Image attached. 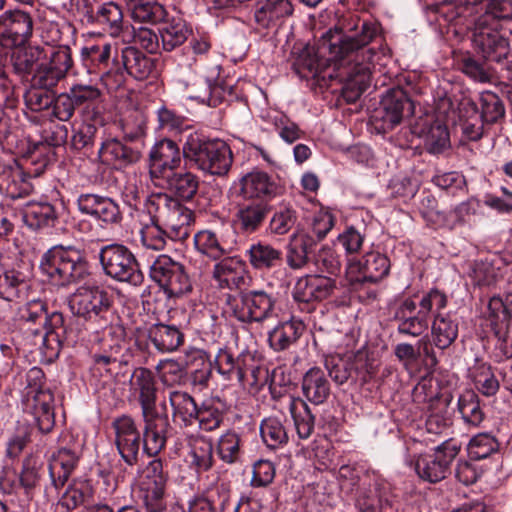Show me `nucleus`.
Listing matches in <instances>:
<instances>
[{
  "mask_svg": "<svg viewBox=\"0 0 512 512\" xmlns=\"http://www.w3.org/2000/svg\"><path fill=\"white\" fill-rule=\"evenodd\" d=\"M144 211L164 225L170 240L183 241L189 237L193 212L177 198L167 193H152L145 200Z\"/></svg>",
  "mask_w": 512,
  "mask_h": 512,
  "instance_id": "obj_7",
  "label": "nucleus"
},
{
  "mask_svg": "<svg viewBox=\"0 0 512 512\" xmlns=\"http://www.w3.org/2000/svg\"><path fill=\"white\" fill-rule=\"evenodd\" d=\"M89 329L96 334L95 341L100 343L101 350L122 355L127 350L126 331L121 323H112L107 318L106 322H100Z\"/></svg>",
  "mask_w": 512,
  "mask_h": 512,
  "instance_id": "obj_31",
  "label": "nucleus"
},
{
  "mask_svg": "<svg viewBox=\"0 0 512 512\" xmlns=\"http://www.w3.org/2000/svg\"><path fill=\"white\" fill-rule=\"evenodd\" d=\"M149 339L160 352H173L184 341V335L175 325L158 323L150 327Z\"/></svg>",
  "mask_w": 512,
  "mask_h": 512,
  "instance_id": "obj_42",
  "label": "nucleus"
},
{
  "mask_svg": "<svg viewBox=\"0 0 512 512\" xmlns=\"http://www.w3.org/2000/svg\"><path fill=\"white\" fill-rule=\"evenodd\" d=\"M499 448V443L489 433H479L472 437L467 445L470 459L480 460L489 457Z\"/></svg>",
  "mask_w": 512,
  "mask_h": 512,
  "instance_id": "obj_60",
  "label": "nucleus"
},
{
  "mask_svg": "<svg viewBox=\"0 0 512 512\" xmlns=\"http://www.w3.org/2000/svg\"><path fill=\"white\" fill-rule=\"evenodd\" d=\"M364 354L357 353L353 356V361L344 359L339 355H329L325 357V368L331 379L337 384L342 385L352 376V372L360 374L363 370Z\"/></svg>",
  "mask_w": 512,
  "mask_h": 512,
  "instance_id": "obj_38",
  "label": "nucleus"
},
{
  "mask_svg": "<svg viewBox=\"0 0 512 512\" xmlns=\"http://www.w3.org/2000/svg\"><path fill=\"white\" fill-rule=\"evenodd\" d=\"M423 137L426 149L432 154L443 152L450 144L449 132L446 126L440 123L431 125Z\"/></svg>",
  "mask_w": 512,
  "mask_h": 512,
  "instance_id": "obj_64",
  "label": "nucleus"
},
{
  "mask_svg": "<svg viewBox=\"0 0 512 512\" xmlns=\"http://www.w3.org/2000/svg\"><path fill=\"white\" fill-rule=\"evenodd\" d=\"M115 431V444L123 460L132 465L137 461L142 443L140 432L134 419L128 415H122L112 422Z\"/></svg>",
  "mask_w": 512,
  "mask_h": 512,
  "instance_id": "obj_22",
  "label": "nucleus"
},
{
  "mask_svg": "<svg viewBox=\"0 0 512 512\" xmlns=\"http://www.w3.org/2000/svg\"><path fill=\"white\" fill-rule=\"evenodd\" d=\"M130 393L141 407V414L156 411L157 382L151 370L136 368L129 379Z\"/></svg>",
  "mask_w": 512,
  "mask_h": 512,
  "instance_id": "obj_26",
  "label": "nucleus"
},
{
  "mask_svg": "<svg viewBox=\"0 0 512 512\" xmlns=\"http://www.w3.org/2000/svg\"><path fill=\"white\" fill-rule=\"evenodd\" d=\"M289 411L294 420L295 428L301 439H307L314 429V416L308 405L300 398L291 395L286 397Z\"/></svg>",
  "mask_w": 512,
  "mask_h": 512,
  "instance_id": "obj_46",
  "label": "nucleus"
},
{
  "mask_svg": "<svg viewBox=\"0 0 512 512\" xmlns=\"http://www.w3.org/2000/svg\"><path fill=\"white\" fill-rule=\"evenodd\" d=\"M390 271V260L379 252H369L360 260H350L346 274L351 284L377 283Z\"/></svg>",
  "mask_w": 512,
  "mask_h": 512,
  "instance_id": "obj_17",
  "label": "nucleus"
},
{
  "mask_svg": "<svg viewBox=\"0 0 512 512\" xmlns=\"http://www.w3.org/2000/svg\"><path fill=\"white\" fill-rule=\"evenodd\" d=\"M260 435L265 445L270 449H276L288 442V434L282 421L276 417H268L262 420Z\"/></svg>",
  "mask_w": 512,
  "mask_h": 512,
  "instance_id": "obj_54",
  "label": "nucleus"
},
{
  "mask_svg": "<svg viewBox=\"0 0 512 512\" xmlns=\"http://www.w3.org/2000/svg\"><path fill=\"white\" fill-rule=\"evenodd\" d=\"M447 303V296L438 289L429 290L418 301L405 298L393 310L397 332L414 338L421 336L429 327L432 313L445 309Z\"/></svg>",
  "mask_w": 512,
  "mask_h": 512,
  "instance_id": "obj_4",
  "label": "nucleus"
},
{
  "mask_svg": "<svg viewBox=\"0 0 512 512\" xmlns=\"http://www.w3.org/2000/svg\"><path fill=\"white\" fill-rule=\"evenodd\" d=\"M380 113L384 129H393L404 115L413 113V103L401 88L388 90L380 102Z\"/></svg>",
  "mask_w": 512,
  "mask_h": 512,
  "instance_id": "obj_25",
  "label": "nucleus"
},
{
  "mask_svg": "<svg viewBox=\"0 0 512 512\" xmlns=\"http://www.w3.org/2000/svg\"><path fill=\"white\" fill-rule=\"evenodd\" d=\"M437 310L432 313L431 339L440 350L449 348L458 337V323L448 313Z\"/></svg>",
  "mask_w": 512,
  "mask_h": 512,
  "instance_id": "obj_35",
  "label": "nucleus"
},
{
  "mask_svg": "<svg viewBox=\"0 0 512 512\" xmlns=\"http://www.w3.org/2000/svg\"><path fill=\"white\" fill-rule=\"evenodd\" d=\"M74 67L72 51L67 45L45 48V58L33 74L34 83L45 88H55Z\"/></svg>",
  "mask_w": 512,
  "mask_h": 512,
  "instance_id": "obj_11",
  "label": "nucleus"
},
{
  "mask_svg": "<svg viewBox=\"0 0 512 512\" xmlns=\"http://www.w3.org/2000/svg\"><path fill=\"white\" fill-rule=\"evenodd\" d=\"M189 33L186 23L180 18L164 22L159 29L163 50L172 51L181 46L187 40Z\"/></svg>",
  "mask_w": 512,
  "mask_h": 512,
  "instance_id": "obj_50",
  "label": "nucleus"
},
{
  "mask_svg": "<svg viewBox=\"0 0 512 512\" xmlns=\"http://www.w3.org/2000/svg\"><path fill=\"white\" fill-rule=\"evenodd\" d=\"M131 16L134 21L140 23H158L164 20L166 10L158 2L151 0H139L132 4Z\"/></svg>",
  "mask_w": 512,
  "mask_h": 512,
  "instance_id": "obj_55",
  "label": "nucleus"
},
{
  "mask_svg": "<svg viewBox=\"0 0 512 512\" xmlns=\"http://www.w3.org/2000/svg\"><path fill=\"white\" fill-rule=\"evenodd\" d=\"M33 189L30 175L16 161L0 160V195L15 200L30 195Z\"/></svg>",
  "mask_w": 512,
  "mask_h": 512,
  "instance_id": "obj_23",
  "label": "nucleus"
},
{
  "mask_svg": "<svg viewBox=\"0 0 512 512\" xmlns=\"http://www.w3.org/2000/svg\"><path fill=\"white\" fill-rule=\"evenodd\" d=\"M99 261L105 275L115 281L133 286H140L144 281V274L135 255L123 244L103 246L99 251Z\"/></svg>",
  "mask_w": 512,
  "mask_h": 512,
  "instance_id": "obj_8",
  "label": "nucleus"
},
{
  "mask_svg": "<svg viewBox=\"0 0 512 512\" xmlns=\"http://www.w3.org/2000/svg\"><path fill=\"white\" fill-rule=\"evenodd\" d=\"M212 364L225 380L236 379L243 385L249 375L257 381V373L260 371L255 364L253 353L249 350H243L235 356L229 348H220Z\"/></svg>",
  "mask_w": 512,
  "mask_h": 512,
  "instance_id": "obj_14",
  "label": "nucleus"
},
{
  "mask_svg": "<svg viewBox=\"0 0 512 512\" xmlns=\"http://www.w3.org/2000/svg\"><path fill=\"white\" fill-rule=\"evenodd\" d=\"M167 400L172 409L174 422H180L184 427L192 426L196 422L198 405L194 398L186 391L169 390Z\"/></svg>",
  "mask_w": 512,
  "mask_h": 512,
  "instance_id": "obj_36",
  "label": "nucleus"
},
{
  "mask_svg": "<svg viewBox=\"0 0 512 512\" xmlns=\"http://www.w3.org/2000/svg\"><path fill=\"white\" fill-rule=\"evenodd\" d=\"M460 4L477 6L484 0H457ZM485 12L476 20L472 42L479 53L490 62L502 64L512 78V60H508L510 45L499 32L500 20L512 18V0H485Z\"/></svg>",
  "mask_w": 512,
  "mask_h": 512,
  "instance_id": "obj_2",
  "label": "nucleus"
},
{
  "mask_svg": "<svg viewBox=\"0 0 512 512\" xmlns=\"http://www.w3.org/2000/svg\"><path fill=\"white\" fill-rule=\"evenodd\" d=\"M239 196L244 200L267 201L277 192V185L263 171L253 170L243 175L238 182Z\"/></svg>",
  "mask_w": 512,
  "mask_h": 512,
  "instance_id": "obj_27",
  "label": "nucleus"
},
{
  "mask_svg": "<svg viewBox=\"0 0 512 512\" xmlns=\"http://www.w3.org/2000/svg\"><path fill=\"white\" fill-rule=\"evenodd\" d=\"M90 23H97L103 26V29L111 36L117 37L123 28L122 10L114 2L102 3L95 10L94 17Z\"/></svg>",
  "mask_w": 512,
  "mask_h": 512,
  "instance_id": "obj_45",
  "label": "nucleus"
},
{
  "mask_svg": "<svg viewBox=\"0 0 512 512\" xmlns=\"http://www.w3.org/2000/svg\"><path fill=\"white\" fill-rule=\"evenodd\" d=\"M77 207L82 214L107 225L119 224L123 219L119 204L107 196L91 193L81 194L77 198Z\"/></svg>",
  "mask_w": 512,
  "mask_h": 512,
  "instance_id": "obj_21",
  "label": "nucleus"
},
{
  "mask_svg": "<svg viewBox=\"0 0 512 512\" xmlns=\"http://www.w3.org/2000/svg\"><path fill=\"white\" fill-rule=\"evenodd\" d=\"M183 151L178 144L169 138L154 143L149 151V175L155 182L168 179L177 171L182 162Z\"/></svg>",
  "mask_w": 512,
  "mask_h": 512,
  "instance_id": "obj_15",
  "label": "nucleus"
},
{
  "mask_svg": "<svg viewBox=\"0 0 512 512\" xmlns=\"http://www.w3.org/2000/svg\"><path fill=\"white\" fill-rule=\"evenodd\" d=\"M33 30V17L24 9H7L0 14V39L7 46H24L31 39Z\"/></svg>",
  "mask_w": 512,
  "mask_h": 512,
  "instance_id": "obj_16",
  "label": "nucleus"
},
{
  "mask_svg": "<svg viewBox=\"0 0 512 512\" xmlns=\"http://www.w3.org/2000/svg\"><path fill=\"white\" fill-rule=\"evenodd\" d=\"M213 444L206 439H198L195 441L192 449L191 468L194 469L198 476L209 470L212 466Z\"/></svg>",
  "mask_w": 512,
  "mask_h": 512,
  "instance_id": "obj_63",
  "label": "nucleus"
},
{
  "mask_svg": "<svg viewBox=\"0 0 512 512\" xmlns=\"http://www.w3.org/2000/svg\"><path fill=\"white\" fill-rule=\"evenodd\" d=\"M480 118L484 123L494 124L505 115V108L502 100L493 92L481 94Z\"/></svg>",
  "mask_w": 512,
  "mask_h": 512,
  "instance_id": "obj_62",
  "label": "nucleus"
},
{
  "mask_svg": "<svg viewBox=\"0 0 512 512\" xmlns=\"http://www.w3.org/2000/svg\"><path fill=\"white\" fill-rule=\"evenodd\" d=\"M99 157L103 163L121 169L136 163L140 159L141 153L138 148L124 144L120 140L109 139L102 143Z\"/></svg>",
  "mask_w": 512,
  "mask_h": 512,
  "instance_id": "obj_30",
  "label": "nucleus"
},
{
  "mask_svg": "<svg viewBox=\"0 0 512 512\" xmlns=\"http://www.w3.org/2000/svg\"><path fill=\"white\" fill-rule=\"evenodd\" d=\"M511 311L500 297H492L488 303V320L495 336L502 341H506Z\"/></svg>",
  "mask_w": 512,
  "mask_h": 512,
  "instance_id": "obj_49",
  "label": "nucleus"
},
{
  "mask_svg": "<svg viewBox=\"0 0 512 512\" xmlns=\"http://www.w3.org/2000/svg\"><path fill=\"white\" fill-rule=\"evenodd\" d=\"M111 304L108 292L94 286L79 287L69 301L72 313L90 321V327L106 322L112 316Z\"/></svg>",
  "mask_w": 512,
  "mask_h": 512,
  "instance_id": "obj_9",
  "label": "nucleus"
},
{
  "mask_svg": "<svg viewBox=\"0 0 512 512\" xmlns=\"http://www.w3.org/2000/svg\"><path fill=\"white\" fill-rule=\"evenodd\" d=\"M141 416L144 423L143 450L149 456L157 455L165 447L168 433L172 429L169 416L157 410L142 413Z\"/></svg>",
  "mask_w": 512,
  "mask_h": 512,
  "instance_id": "obj_20",
  "label": "nucleus"
},
{
  "mask_svg": "<svg viewBox=\"0 0 512 512\" xmlns=\"http://www.w3.org/2000/svg\"><path fill=\"white\" fill-rule=\"evenodd\" d=\"M444 107L452 108L445 113V120L452 124L459 120L462 133L468 140L477 141L482 137L484 122L479 116L477 105L472 100H461L455 109L449 98L442 99L440 109Z\"/></svg>",
  "mask_w": 512,
  "mask_h": 512,
  "instance_id": "obj_19",
  "label": "nucleus"
},
{
  "mask_svg": "<svg viewBox=\"0 0 512 512\" xmlns=\"http://www.w3.org/2000/svg\"><path fill=\"white\" fill-rule=\"evenodd\" d=\"M150 277L168 298H178L192 290L191 281L184 266L166 254L156 257L150 266Z\"/></svg>",
  "mask_w": 512,
  "mask_h": 512,
  "instance_id": "obj_10",
  "label": "nucleus"
},
{
  "mask_svg": "<svg viewBox=\"0 0 512 512\" xmlns=\"http://www.w3.org/2000/svg\"><path fill=\"white\" fill-rule=\"evenodd\" d=\"M293 10L290 0H259L256 3L254 17L258 25L269 28L292 15Z\"/></svg>",
  "mask_w": 512,
  "mask_h": 512,
  "instance_id": "obj_33",
  "label": "nucleus"
},
{
  "mask_svg": "<svg viewBox=\"0 0 512 512\" xmlns=\"http://www.w3.org/2000/svg\"><path fill=\"white\" fill-rule=\"evenodd\" d=\"M41 271L59 285L84 280L89 275V264L84 250L73 245H55L41 258Z\"/></svg>",
  "mask_w": 512,
  "mask_h": 512,
  "instance_id": "obj_6",
  "label": "nucleus"
},
{
  "mask_svg": "<svg viewBox=\"0 0 512 512\" xmlns=\"http://www.w3.org/2000/svg\"><path fill=\"white\" fill-rule=\"evenodd\" d=\"M448 460L420 458L416 462V472L422 480H445L447 475Z\"/></svg>",
  "mask_w": 512,
  "mask_h": 512,
  "instance_id": "obj_61",
  "label": "nucleus"
},
{
  "mask_svg": "<svg viewBox=\"0 0 512 512\" xmlns=\"http://www.w3.org/2000/svg\"><path fill=\"white\" fill-rule=\"evenodd\" d=\"M246 262L237 257H227L214 265L213 279L222 289H240L247 277Z\"/></svg>",
  "mask_w": 512,
  "mask_h": 512,
  "instance_id": "obj_29",
  "label": "nucleus"
},
{
  "mask_svg": "<svg viewBox=\"0 0 512 512\" xmlns=\"http://www.w3.org/2000/svg\"><path fill=\"white\" fill-rule=\"evenodd\" d=\"M21 319L27 324H37L38 328H28L34 335L35 344H38L43 355L52 359L58 357L64 343L74 344L79 334L71 327L66 326L64 316L60 312L47 315L45 305L41 301L28 303L21 311Z\"/></svg>",
  "mask_w": 512,
  "mask_h": 512,
  "instance_id": "obj_3",
  "label": "nucleus"
},
{
  "mask_svg": "<svg viewBox=\"0 0 512 512\" xmlns=\"http://www.w3.org/2000/svg\"><path fill=\"white\" fill-rule=\"evenodd\" d=\"M183 157L203 173L218 177L226 176L233 163V154L227 143L208 139L198 132L186 136Z\"/></svg>",
  "mask_w": 512,
  "mask_h": 512,
  "instance_id": "obj_5",
  "label": "nucleus"
},
{
  "mask_svg": "<svg viewBox=\"0 0 512 512\" xmlns=\"http://www.w3.org/2000/svg\"><path fill=\"white\" fill-rule=\"evenodd\" d=\"M120 49L117 45L102 43L85 46L81 50V58L89 72L98 70L103 84L112 90L111 83L114 79V66L118 62Z\"/></svg>",
  "mask_w": 512,
  "mask_h": 512,
  "instance_id": "obj_18",
  "label": "nucleus"
},
{
  "mask_svg": "<svg viewBox=\"0 0 512 512\" xmlns=\"http://www.w3.org/2000/svg\"><path fill=\"white\" fill-rule=\"evenodd\" d=\"M298 221L297 211L290 205H280L273 213L269 230L274 235H285L296 225Z\"/></svg>",
  "mask_w": 512,
  "mask_h": 512,
  "instance_id": "obj_57",
  "label": "nucleus"
},
{
  "mask_svg": "<svg viewBox=\"0 0 512 512\" xmlns=\"http://www.w3.org/2000/svg\"><path fill=\"white\" fill-rule=\"evenodd\" d=\"M33 399V409L39 429L48 433L54 425V396L49 389L47 391H37L30 395Z\"/></svg>",
  "mask_w": 512,
  "mask_h": 512,
  "instance_id": "obj_48",
  "label": "nucleus"
},
{
  "mask_svg": "<svg viewBox=\"0 0 512 512\" xmlns=\"http://www.w3.org/2000/svg\"><path fill=\"white\" fill-rule=\"evenodd\" d=\"M389 53L374 23L352 21L326 31L317 47L306 46L294 62L302 78H336L348 101H355L370 84L372 68Z\"/></svg>",
  "mask_w": 512,
  "mask_h": 512,
  "instance_id": "obj_1",
  "label": "nucleus"
},
{
  "mask_svg": "<svg viewBox=\"0 0 512 512\" xmlns=\"http://www.w3.org/2000/svg\"><path fill=\"white\" fill-rule=\"evenodd\" d=\"M305 330L302 321L291 319L281 322L268 333L270 347L275 351H284L295 344Z\"/></svg>",
  "mask_w": 512,
  "mask_h": 512,
  "instance_id": "obj_39",
  "label": "nucleus"
},
{
  "mask_svg": "<svg viewBox=\"0 0 512 512\" xmlns=\"http://www.w3.org/2000/svg\"><path fill=\"white\" fill-rule=\"evenodd\" d=\"M312 246L313 239L311 236L305 235L299 238L294 236L287 246V265L294 270L303 268L308 263V255L311 252Z\"/></svg>",
  "mask_w": 512,
  "mask_h": 512,
  "instance_id": "obj_53",
  "label": "nucleus"
},
{
  "mask_svg": "<svg viewBox=\"0 0 512 512\" xmlns=\"http://www.w3.org/2000/svg\"><path fill=\"white\" fill-rule=\"evenodd\" d=\"M114 67L111 86L112 90H117L124 85L127 75L136 80H145L151 76L155 70V60L134 46H125L120 49L119 59Z\"/></svg>",
  "mask_w": 512,
  "mask_h": 512,
  "instance_id": "obj_13",
  "label": "nucleus"
},
{
  "mask_svg": "<svg viewBox=\"0 0 512 512\" xmlns=\"http://www.w3.org/2000/svg\"><path fill=\"white\" fill-rule=\"evenodd\" d=\"M270 212L267 201H248L239 204L235 213V226L240 233L250 235L260 230Z\"/></svg>",
  "mask_w": 512,
  "mask_h": 512,
  "instance_id": "obj_28",
  "label": "nucleus"
},
{
  "mask_svg": "<svg viewBox=\"0 0 512 512\" xmlns=\"http://www.w3.org/2000/svg\"><path fill=\"white\" fill-rule=\"evenodd\" d=\"M336 287L335 280L321 275L300 277L292 291L293 299L304 305L327 299Z\"/></svg>",
  "mask_w": 512,
  "mask_h": 512,
  "instance_id": "obj_24",
  "label": "nucleus"
},
{
  "mask_svg": "<svg viewBox=\"0 0 512 512\" xmlns=\"http://www.w3.org/2000/svg\"><path fill=\"white\" fill-rule=\"evenodd\" d=\"M217 404H221L220 400L208 399L202 402L198 407L196 421L200 429L204 431H212L218 428L223 420V414Z\"/></svg>",
  "mask_w": 512,
  "mask_h": 512,
  "instance_id": "obj_59",
  "label": "nucleus"
},
{
  "mask_svg": "<svg viewBox=\"0 0 512 512\" xmlns=\"http://www.w3.org/2000/svg\"><path fill=\"white\" fill-rule=\"evenodd\" d=\"M131 489L147 512H164L166 510L165 482H133Z\"/></svg>",
  "mask_w": 512,
  "mask_h": 512,
  "instance_id": "obj_34",
  "label": "nucleus"
},
{
  "mask_svg": "<svg viewBox=\"0 0 512 512\" xmlns=\"http://www.w3.org/2000/svg\"><path fill=\"white\" fill-rule=\"evenodd\" d=\"M185 364L187 367L201 366V369L190 371L191 385L199 390L207 388L213 366L208 354L202 349L191 348L185 353Z\"/></svg>",
  "mask_w": 512,
  "mask_h": 512,
  "instance_id": "obj_40",
  "label": "nucleus"
},
{
  "mask_svg": "<svg viewBox=\"0 0 512 512\" xmlns=\"http://www.w3.org/2000/svg\"><path fill=\"white\" fill-rule=\"evenodd\" d=\"M28 288L25 276L14 269L0 274V297L6 301H14L23 297Z\"/></svg>",
  "mask_w": 512,
  "mask_h": 512,
  "instance_id": "obj_52",
  "label": "nucleus"
},
{
  "mask_svg": "<svg viewBox=\"0 0 512 512\" xmlns=\"http://www.w3.org/2000/svg\"><path fill=\"white\" fill-rule=\"evenodd\" d=\"M78 460L79 457L75 451L65 447L60 448L49 464L52 480H68Z\"/></svg>",
  "mask_w": 512,
  "mask_h": 512,
  "instance_id": "obj_51",
  "label": "nucleus"
},
{
  "mask_svg": "<svg viewBox=\"0 0 512 512\" xmlns=\"http://www.w3.org/2000/svg\"><path fill=\"white\" fill-rule=\"evenodd\" d=\"M57 219L56 209L49 202H29L23 210V221L31 229L53 227Z\"/></svg>",
  "mask_w": 512,
  "mask_h": 512,
  "instance_id": "obj_41",
  "label": "nucleus"
},
{
  "mask_svg": "<svg viewBox=\"0 0 512 512\" xmlns=\"http://www.w3.org/2000/svg\"><path fill=\"white\" fill-rule=\"evenodd\" d=\"M302 391L304 396L314 404H321L327 399L330 394V385L320 368H310L304 374Z\"/></svg>",
  "mask_w": 512,
  "mask_h": 512,
  "instance_id": "obj_43",
  "label": "nucleus"
},
{
  "mask_svg": "<svg viewBox=\"0 0 512 512\" xmlns=\"http://www.w3.org/2000/svg\"><path fill=\"white\" fill-rule=\"evenodd\" d=\"M458 409L467 424L477 427L484 420L485 415L481 409L479 398L471 390H467L460 395Z\"/></svg>",
  "mask_w": 512,
  "mask_h": 512,
  "instance_id": "obj_56",
  "label": "nucleus"
},
{
  "mask_svg": "<svg viewBox=\"0 0 512 512\" xmlns=\"http://www.w3.org/2000/svg\"><path fill=\"white\" fill-rule=\"evenodd\" d=\"M45 58V48L40 46L21 47L13 52L11 63L16 73L30 74L36 71L38 65Z\"/></svg>",
  "mask_w": 512,
  "mask_h": 512,
  "instance_id": "obj_47",
  "label": "nucleus"
},
{
  "mask_svg": "<svg viewBox=\"0 0 512 512\" xmlns=\"http://www.w3.org/2000/svg\"><path fill=\"white\" fill-rule=\"evenodd\" d=\"M139 237L143 248L152 251H162L170 239V233L160 221L145 211L139 220Z\"/></svg>",
  "mask_w": 512,
  "mask_h": 512,
  "instance_id": "obj_32",
  "label": "nucleus"
},
{
  "mask_svg": "<svg viewBox=\"0 0 512 512\" xmlns=\"http://www.w3.org/2000/svg\"><path fill=\"white\" fill-rule=\"evenodd\" d=\"M245 256L251 267L258 271H268L282 263L281 250L264 241L252 243Z\"/></svg>",
  "mask_w": 512,
  "mask_h": 512,
  "instance_id": "obj_37",
  "label": "nucleus"
},
{
  "mask_svg": "<svg viewBox=\"0 0 512 512\" xmlns=\"http://www.w3.org/2000/svg\"><path fill=\"white\" fill-rule=\"evenodd\" d=\"M167 189L177 196V199L189 201L194 198L199 189V178L190 171L173 172L168 179H163Z\"/></svg>",
  "mask_w": 512,
  "mask_h": 512,
  "instance_id": "obj_44",
  "label": "nucleus"
},
{
  "mask_svg": "<svg viewBox=\"0 0 512 512\" xmlns=\"http://www.w3.org/2000/svg\"><path fill=\"white\" fill-rule=\"evenodd\" d=\"M275 304V297L264 290H246L233 300L232 311L241 322H262L273 315Z\"/></svg>",
  "mask_w": 512,
  "mask_h": 512,
  "instance_id": "obj_12",
  "label": "nucleus"
},
{
  "mask_svg": "<svg viewBox=\"0 0 512 512\" xmlns=\"http://www.w3.org/2000/svg\"><path fill=\"white\" fill-rule=\"evenodd\" d=\"M196 249L211 259L217 260L227 253V249L217 235L211 230H202L195 234Z\"/></svg>",
  "mask_w": 512,
  "mask_h": 512,
  "instance_id": "obj_58",
  "label": "nucleus"
}]
</instances>
